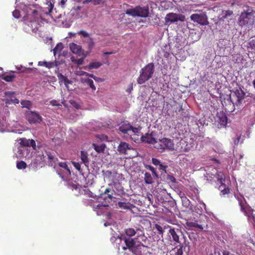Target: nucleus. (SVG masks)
Returning <instances> with one entry per match:
<instances>
[{
  "label": "nucleus",
  "instance_id": "49",
  "mask_svg": "<svg viewBox=\"0 0 255 255\" xmlns=\"http://www.w3.org/2000/svg\"><path fill=\"white\" fill-rule=\"evenodd\" d=\"M28 143H29L28 146H32L34 149H36V143H35V141L34 140H33L32 139H29Z\"/></svg>",
  "mask_w": 255,
  "mask_h": 255
},
{
  "label": "nucleus",
  "instance_id": "42",
  "mask_svg": "<svg viewBox=\"0 0 255 255\" xmlns=\"http://www.w3.org/2000/svg\"><path fill=\"white\" fill-rule=\"evenodd\" d=\"M27 167L26 163L23 161H18L16 163V167L18 169H25Z\"/></svg>",
  "mask_w": 255,
  "mask_h": 255
},
{
  "label": "nucleus",
  "instance_id": "25",
  "mask_svg": "<svg viewBox=\"0 0 255 255\" xmlns=\"http://www.w3.org/2000/svg\"><path fill=\"white\" fill-rule=\"evenodd\" d=\"M136 232L133 228H127L125 230V234L122 235L121 237H128V238H132L136 234Z\"/></svg>",
  "mask_w": 255,
  "mask_h": 255
},
{
  "label": "nucleus",
  "instance_id": "30",
  "mask_svg": "<svg viewBox=\"0 0 255 255\" xmlns=\"http://www.w3.org/2000/svg\"><path fill=\"white\" fill-rule=\"evenodd\" d=\"M93 146L94 148V149L97 152H103L105 150V148L106 147V145L104 143H101L100 144H98L97 143H93Z\"/></svg>",
  "mask_w": 255,
  "mask_h": 255
},
{
  "label": "nucleus",
  "instance_id": "21",
  "mask_svg": "<svg viewBox=\"0 0 255 255\" xmlns=\"http://www.w3.org/2000/svg\"><path fill=\"white\" fill-rule=\"evenodd\" d=\"M233 15V11L231 10H223L222 11V13L219 17L220 20L224 21L226 19H231L230 17Z\"/></svg>",
  "mask_w": 255,
  "mask_h": 255
},
{
  "label": "nucleus",
  "instance_id": "56",
  "mask_svg": "<svg viewBox=\"0 0 255 255\" xmlns=\"http://www.w3.org/2000/svg\"><path fill=\"white\" fill-rule=\"evenodd\" d=\"M104 2V0H93L94 5H98Z\"/></svg>",
  "mask_w": 255,
  "mask_h": 255
},
{
  "label": "nucleus",
  "instance_id": "19",
  "mask_svg": "<svg viewBox=\"0 0 255 255\" xmlns=\"http://www.w3.org/2000/svg\"><path fill=\"white\" fill-rule=\"evenodd\" d=\"M130 149L129 145L125 142H121L118 147V151L120 154H126L127 150Z\"/></svg>",
  "mask_w": 255,
  "mask_h": 255
},
{
  "label": "nucleus",
  "instance_id": "62",
  "mask_svg": "<svg viewBox=\"0 0 255 255\" xmlns=\"http://www.w3.org/2000/svg\"><path fill=\"white\" fill-rule=\"evenodd\" d=\"M94 80L96 81H97V82H103V80L101 78H99V77H97L95 76V78H94Z\"/></svg>",
  "mask_w": 255,
  "mask_h": 255
},
{
  "label": "nucleus",
  "instance_id": "36",
  "mask_svg": "<svg viewBox=\"0 0 255 255\" xmlns=\"http://www.w3.org/2000/svg\"><path fill=\"white\" fill-rule=\"evenodd\" d=\"M126 13L133 17L137 16V12L136 6L133 8H129L126 10Z\"/></svg>",
  "mask_w": 255,
  "mask_h": 255
},
{
  "label": "nucleus",
  "instance_id": "5",
  "mask_svg": "<svg viewBox=\"0 0 255 255\" xmlns=\"http://www.w3.org/2000/svg\"><path fill=\"white\" fill-rule=\"evenodd\" d=\"M160 143H158L155 145V147L158 149L162 150L165 149H168L170 150H173L174 149V144L172 139L167 138H163L159 140Z\"/></svg>",
  "mask_w": 255,
  "mask_h": 255
},
{
  "label": "nucleus",
  "instance_id": "23",
  "mask_svg": "<svg viewBox=\"0 0 255 255\" xmlns=\"http://www.w3.org/2000/svg\"><path fill=\"white\" fill-rule=\"evenodd\" d=\"M132 129V126L129 124H123L120 127L119 130L124 133H128Z\"/></svg>",
  "mask_w": 255,
  "mask_h": 255
},
{
  "label": "nucleus",
  "instance_id": "40",
  "mask_svg": "<svg viewBox=\"0 0 255 255\" xmlns=\"http://www.w3.org/2000/svg\"><path fill=\"white\" fill-rule=\"evenodd\" d=\"M117 204L118 207L121 209L127 210L130 209L128 203L119 202Z\"/></svg>",
  "mask_w": 255,
  "mask_h": 255
},
{
  "label": "nucleus",
  "instance_id": "29",
  "mask_svg": "<svg viewBox=\"0 0 255 255\" xmlns=\"http://www.w3.org/2000/svg\"><path fill=\"white\" fill-rule=\"evenodd\" d=\"M215 175L217 181H219L220 184L224 183V182L225 181V175L222 172L217 171Z\"/></svg>",
  "mask_w": 255,
  "mask_h": 255
},
{
  "label": "nucleus",
  "instance_id": "10",
  "mask_svg": "<svg viewBox=\"0 0 255 255\" xmlns=\"http://www.w3.org/2000/svg\"><path fill=\"white\" fill-rule=\"evenodd\" d=\"M111 185L113 186L114 189L112 190V193L108 194V197L109 199H112L113 198L114 193L115 195L121 196L125 194L124 188L120 183L113 182Z\"/></svg>",
  "mask_w": 255,
  "mask_h": 255
},
{
  "label": "nucleus",
  "instance_id": "1",
  "mask_svg": "<svg viewBox=\"0 0 255 255\" xmlns=\"http://www.w3.org/2000/svg\"><path fill=\"white\" fill-rule=\"evenodd\" d=\"M86 194L89 197H92L93 199L85 200V204L92 207L93 210L97 212L98 215H101L105 212L106 208L108 205H104L103 202L99 201L100 198L99 197L93 196V194L90 190H88Z\"/></svg>",
  "mask_w": 255,
  "mask_h": 255
},
{
  "label": "nucleus",
  "instance_id": "12",
  "mask_svg": "<svg viewBox=\"0 0 255 255\" xmlns=\"http://www.w3.org/2000/svg\"><path fill=\"white\" fill-rule=\"evenodd\" d=\"M26 118L30 124L40 123L42 121V117L36 112L30 111L27 113Z\"/></svg>",
  "mask_w": 255,
  "mask_h": 255
},
{
  "label": "nucleus",
  "instance_id": "55",
  "mask_svg": "<svg viewBox=\"0 0 255 255\" xmlns=\"http://www.w3.org/2000/svg\"><path fill=\"white\" fill-rule=\"evenodd\" d=\"M50 103L53 106L59 107V106H61V105L59 103H58V102L55 100H53L51 101L50 102Z\"/></svg>",
  "mask_w": 255,
  "mask_h": 255
},
{
  "label": "nucleus",
  "instance_id": "11",
  "mask_svg": "<svg viewBox=\"0 0 255 255\" xmlns=\"http://www.w3.org/2000/svg\"><path fill=\"white\" fill-rule=\"evenodd\" d=\"M58 165L60 168L64 169V172H62L61 169H57V173L62 179L64 180L70 176L71 171L66 162H59Z\"/></svg>",
  "mask_w": 255,
  "mask_h": 255
},
{
  "label": "nucleus",
  "instance_id": "18",
  "mask_svg": "<svg viewBox=\"0 0 255 255\" xmlns=\"http://www.w3.org/2000/svg\"><path fill=\"white\" fill-rule=\"evenodd\" d=\"M138 17H146L148 16L149 10L148 7L136 6Z\"/></svg>",
  "mask_w": 255,
  "mask_h": 255
},
{
  "label": "nucleus",
  "instance_id": "54",
  "mask_svg": "<svg viewBox=\"0 0 255 255\" xmlns=\"http://www.w3.org/2000/svg\"><path fill=\"white\" fill-rule=\"evenodd\" d=\"M130 131L134 134H137L140 133V129L136 128H133L132 126V129H131Z\"/></svg>",
  "mask_w": 255,
  "mask_h": 255
},
{
  "label": "nucleus",
  "instance_id": "59",
  "mask_svg": "<svg viewBox=\"0 0 255 255\" xmlns=\"http://www.w3.org/2000/svg\"><path fill=\"white\" fill-rule=\"evenodd\" d=\"M112 190H111V188H107L106 189V190H105V191H104V194H108H108H108L109 193H110V192H111V193H112Z\"/></svg>",
  "mask_w": 255,
  "mask_h": 255
},
{
  "label": "nucleus",
  "instance_id": "24",
  "mask_svg": "<svg viewBox=\"0 0 255 255\" xmlns=\"http://www.w3.org/2000/svg\"><path fill=\"white\" fill-rule=\"evenodd\" d=\"M218 189L220 191L221 195H222L229 194L230 192V188L224 183L221 184Z\"/></svg>",
  "mask_w": 255,
  "mask_h": 255
},
{
  "label": "nucleus",
  "instance_id": "35",
  "mask_svg": "<svg viewBox=\"0 0 255 255\" xmlns=\"http://www.w3.org/2000/svg\"><path fill=\"white\" fill-rule=\"evenodd\" d=\"M102 63L101 62H92L88 65V69H97L102 66Z\"/></svg>",
  "mask_w": 255,
  "mask_h": 255
},
{
  "label": "nucleus",
  "instance_id": "9",
  "mask_svg": "<svg viewBox=\"0 0 255 255\" xmlns=\"http://www.w3.org/2000/svg\"><path fill=\"white\" fill-rule=\"evenodd\" d=\"M120 238L123 239L126 246V247H123V249L125 251L128 249L133 254H135V239L128 238V237H121Z\"/></svg>",
  "mask_w": 255,
  "mask_h": 255
},
{
  "label": "nucleus",
  "instance_id": "53",
  "mask_svg": "<svg viewBox=\"0 0 255 255\" xmlns=\"http://www.w3.org/2000/svg\"><path fill=\"white\" fill-rule=\"evenodd\" d=\"M151 160H152V163L154 165H156V166L159 165L161 163L159 159L155 158H152Z\"/></svg>",
  "mask_w": 255,
  "mask_h": 255
},
{
  "label": "nucleus",
  "instance_id": "13",
  "mask_svg": "<svg viewBox=\"0 0 255 255\" xmlns=\"http://www.w3.org/2000/svg\"><path fill=\"white\" fill-rule=\"evenodd\" d=\"M169 234L171 236L172 241L175 244L180 243L179 234H182V232L180 229L170 228L169 230Z\"/></svg>",
  "mask_w": 255,
  "mask_h": 255
},
{
  "label": "nucleus",
  "instance_id": "63",
  "mask_svg": "<svg viewBox=\"0 0 255 255\" xmlns=\"http://www.w3.org/2000/svg\"><path fill=\"white\" fill-rule=\"evenodd\" d=\"M209 255H220V253L217 252V251L215 250L214 253H212L210 254Z\"/></svg>",
  "mask_w": 255,
  "mask_h": 255
},
{
  "label": "nucleus",
  "instance_id": "61",
  "mask_svg": "<svg viewBox=\"0 0 255 255\" xmlns=\"http://www.w3.org/2000/svg\"><path fill=\"white\" fill-rule=\"evenodd\" d=\"M54 158V156L51 155V154H48V159L51 161L52 160H53Z\"/></svg>",
  "mask_w": 255,
  "mask_h": 255
},
{
  "label": "nucleus",
  "instance_id": "14",
  "mask_svg": "<svg viewBox=\"0 0 255 255\" xmlns=\"http://www.w3.org/2000/svg\"><path fill=\"white\" fill-rule=\"evenodd\" d=\"M179 248L177 249L175 255H188L190 252V246L189 243H185L184 245H181Z\"/></svg>",
  "mask_w": 255,
  "mask_h": 255
},
{
  "label": "nucleus",
  "instance_id": "39",
  "mask_svg": "<svg viewBox=\"0 0 255 255\" xmlns=\"http://www.w3.org/2000/svg\"><path fill=\"white\" fill-rule=\"evenodd\" d=\"M63 48V44L61 42L58 43L53 50L54 55H55L57 52H60Z\"/></svg>",
  "mask_w": 255,
  "mask_h": 255
},
{
  "label": "nucleus",
  "instance_id": "37",
  "mask_svg": "<svg viewBox=\"0 0 255 255\" xmlns=\"http://www.w3.org/2000/svg\"><path fill=\"white\" fill-rule=\"evenodd\" d=\"M187 226H188L190 228L194 227V228L199 229L200 230L203 229V227L202 225L198 224V223H197L196 222H187Z\"/></svg>",
  "mask_w": 255,
  "mask_h": 255
},
{
  "label": "nucleus",
  "instance_id": "43",
  "mask_svg": "<svg viewBox=\"0 0 255 255\" xmlns=\"http://www.w3.org/2000/svg\"><path fill=\"white\" fill-rule=\"evenodd\" d=\"M145 167L147 169H148L149 170H150L152 172V175L154 178H158V174L156 173L155 168L153 166H152L151 165H147L145 166Z\"/></svg>",
  "mask_w": 255,
  "mask_h": 255
},
{
  "label": "nucleus",
  "instance_id": "6",
  "mask_svg": "<svg viewBox=\"0 0 255 255\" xmlns=\"http://www.w3.org/2000/svg\"><path fill=\"white\" fill-rule=\"evenodd\" d=\"M185 19V15L181 14L170 12L166 15L165 21L166 23H172L178 21H184Z\"/></svg>",
  "mask_w": 255,
  "mask_h": 255
},
{
  "label": "nucleus",
  "instance_id": "20",
  "mask_svg": "<svg viewBox=\"0 0 255 255\" xmlns=\"http://www.w3.org/2000/svg\"><path fill=\"white\" fill-rule=\"evenodd\" d=\"M241 210L244 212L246 216H247L248 218H250L251 216L253 218H255V216L253 215V212L254 210L251 208L249 205H246L243 208L241 209Z\"/></svg>",
  "mask_w": 255,
  "mask_h": 255
},
{
  "label": "nucleus",
  "instance_id": "51",
  "mask_svg": "<svg viewBox=\"0 0 255 255\" xmlns=\"http://www.w3.org/2000/svg\"><path fill=\"white\" fill-rule=\"evenodd\" d=\"M159 169L160 170L164 171L165 173H166V169L168 167V166L166 165H164L160 163L159 165Z\"/></svg>",
  "mask_w": 255,
  "mask_h": 255
},
{
  "label": "nucleus",
  "instance_id": "60",
  "mask_svg": "<svg viewBox=\"0 0 255 255\" xmlns=\"http://www.w3.org/2000/svg\"><path fill=\"white\" fill-rule=\"evenodd\" d=\"M75 35H76V33H73V32H69L68 33V36L66 37V38H71L72 37H74Z\"/></svg>",
  "mask_w": 255,
  "mask_h": 255
},
{
  "label": "nucleus",
  "instance_id": "38",
  "mask_svg": "<svg viewBox=\"0 0 255 255\" xmlns=\"http://www.w3.org/2000/svg\"><path fill=\"white\" fill-rule=\"evenodd\" d=\"M236 95L238 97V101H241L244 98L245 95L244 92L242 90H237L235 92Z\"/></svg>",
  "mask_w": 255,
  "mask_h": 255
},
{
  "label": "nucleus",
  "instance_id": "48",
  "mask_svg": "<svg viewBox=\"0 0 255 255\" xmlns=\"http://www.w3.org/2000/svg\"><path fill=\"white\" fill-rule=\"evenodd\" d=\"M154 227L158 231V234L162 237L164 233V230L162 227L157 224H155Z\"/></svg>",
  "mask_w": 255,
  "mask_h": 255
},
{
  "label": "nucleus",
  "instance_id": "28",
  "mask_svg": "<svg viewBox=\"0 0 255 255\" xmlns=\"http://www.w3.org/2000/svg\"><path fill=\"white\" fill-rule=\"evenodd\" d=\"M219 121L218 122L220 124L221 126L223 127H225L227 123V116L223 113L220 114L218 116Z\"/></svg>",
  "mask_w": 255,
  "mask_h": 255
},
{
  "label": "nucleus",
  "instance_id": "2",
  "mask_svg": "<svg viewBox=\"0 0 255 255\" xmlns=\"http://www.w3.org/2000/svg\"><path fill=\"white\" fill-rule=\"evenodd\" d=\"M255 21V12L250 8L243 11L238 19V23L240 26H251L254 24Z\"/></svg>",
  "mask_w": 255,
  "mask_h": 255
},
{
  "label": "nucleus",
  "instance_id": "45",
  "mask_svg": "<svg viewBox=\"0 0 255 255\" xmlns=\"http://www.w3.org/2000/svg\"><path fill=\"white\" fill-rule=\"evenodd\" d=\"M20 146H23L24 147L28 146V139H27L25 138H21L19 139Z\"/></svg>",
  "mask_w": 255,
  "mask_h": 255
},
{
  "label": "nucleus",
  "instance_id": "33",
  "mask_svg": "<svg viewBox=\"0 0 255 255\" xmlns=\"http://www.w3.org/2000/svg\"><path fill=\"white\" fill-rule=\"evenodd\" d=\"M84 56L83 57L80 58L78 59H75L74 57H71V61L73 63L77 64L78 65H81L83 64L84 58L87 56V54H85L83 55Z\"/></svg>",
  "mask_w": 255,
  "mask_h": 255
},
{
  "label": "nucleus",
  "instance_id": "22",
  "mask_svg": "<svg viewBox=\"0 0 255 255\" xmlns=\"http://www.w3.org/2000/svg\"><path fill=\"white\" fill-rule=\"evenodd\" d=\"M57 77L60 83H64L65 86L68 88V84H71L72 81L69 80L66 76H64L61 73H58Z\"/></svg>",
  "mask_w": 255,
  "mask_h": 255
},
{
  "label": "nucleus",
  "instance_id": "50",
  "mask_svg": "<svg viewBox=\"0 0 255 255\" xmlns=\"http://www.w3.org/2000/svg\"><path fill=\"white\" fill-rule=\"evenodd\" d=\"M12 15L16 18H19L21 15L20 11L17 9H15L12 12Z\"/></svg>",
  "mask_w": 255,
  "mask_h": 255
},
{
  "label": "nucleus",
  "instance_id": "44",
  "mask_svg": "<svg viewBox=\"0 0 255 255\" xmlns=\"http://www.w3.org/2000/svg\"><path fill=\"white\" fill-rule=\"evenodd\" d=\"M15 76L14 75L9 74L2 77V79L6 82H12L15 78Z\"/></svg>",
  "mask_w": 255,
  "mask_h": 255
},
{
  "label": "nucleus",
  "instance_id": "32",
  "mask_svg": "<svg viewBox=\"0 0 255 255\" xmlns=\"http://www.w3.org/2000/svg\"><path fill=\"white\" fill-rule=\"evenodd\" d=\"M237 200L238 201L239 204L240 206L241 209L243 208L247 204V203L245 199V198L242 195H238L236 197Z\"/></svg>",
  "mask_w": 255,
  "mask_h": 255
},
{
  "label": "nucleus",
  "instance_id": "26",
  "mask_svg": "<svg viewBox=\"0 0 255 255\" xmlns=\"http://www.w3.org/2000/svg\"><path fill=\"white\" fill-rule=\"evenodd\" d=\"M81 159L85 166L88 167L89 159L88 157V153L86 151L83 150L81 151Z\"/></svg>",
  "mask_w": 255,
  "mask_h": 255
},
{
  "label": "nucleus",
  "instance_id": "41",
  "mask_svg": "<svg viewBox=\"0 0 255 255\" xmlns=\"http://www.w3.org/2000/svg\"><path fill=\"white\" fill-rule=\"evenodd\" d=\"M21 105L23 108H26L28 109H30L32 103L30 101L28 100H22L21 102Z\"/></svg>",
  "mask_w": 255,
  "mask_h": 255
},
{
  "label": "nucleus",
  "instance_id": "4",
  "mask_svg": "<svg viewBox=\"0 0 255 255\" xmlns=\"http://www.w3.org/2000/svg\"><path fill=\"white\" fill-rule=\"evenodd\" d=\"M33 5H24L23 11L25 13L23 20L26 21H35L38 17V11Z\"/></svg>",
  "mask_w": 255,
  "mask_h": 255
},
{
  "label": "nucleus",
  "instance_id": "52",
  "mask_svg": "<svg viewBox=\"0 0 255 255\" xmlns=\"http://www.w3.org/2000/svg\"><path fill=\"white\" fill-rule=\"evenodd\" d=\"M248 47L252 48H255V39H252L248 42Z\"/></svg>",
  "mask_w": 255,
  "mask_h": 255
},
{
  "label": "nucleus",
  "instance_id": "17",
  "mask_svg": "<svg viewBox=\"0 0 255 255\" xmlns=\"http://www.w3.org/2000/svg\"><path fill=\"white\" fill-rule=\"evenodd\" d=\"M28 154V149L23 146H19L16 156L18 158H22L26 157Z\"/></svg>",
  "mask_w": 255,
  "mask_h": 255
},
{
  "label": "nucleus",
  "instance_id": "47",
  "mask_svg": "<svg viewBox=\"0 0 255 255\" xmlns=\"http://www.w3.org/2000/svg\"><path fill=\"white\" fill-rule=\"evenodd\" d=\"M85 82L88 84L89 85V86L90 87V88L93 90H96V87L94 86V82H93V81L91 79H87L85 80Z\"/></svg>",
  "mask_w": 255,
  "mask_h": 255
},
{
  "label": "nucleus",
  "instance_id": "31",
  "mask_svg": "<svg viewBox=\"0 0 255 255\" xmlns=\"http://www.w3.org/2000/svg\"><path fill=\"white\" fill-rule=\"evenodd\" d=\"M215 178V175L211 173H206L204 175V179L206 180L208 183H212L214 181H215L214 178Z\"/></svg>",
  "mask_w": 255,
  "mask_h": 255
},
{
  "label": "nucleus",
  "instance_id": "7",
  "mask_svg": "<svg viewBox=\"0 0 255 255\" xmlns=\"http://www.w3.org/2000/svg\"><path fill=\"white\" fill-rule=\"evenodd\" d=\"M190 18L194 22L198 23L201 25H207L209 24L208 17L205 13L192 14L190 16Z\"/></svg>",
  "mask_w": 255,
  "mask_h": 255
},
{
  "label": "nucleus",
  "instance_id": "57",
  "mask_svg": "<svg viewBox=\"0 0 255 255\" xmlns=\"http://www.w3.org/2000/svg\"><path fill=\"white\" fill-rule=\"evenodd\" d=\"M133 89V86H132V83H130L128 89H127L126 91L128 93L130 94L131 92V91Z\"/></svg>",
  "mask_w": 255,
  "mask_h": 255
},
{
  "label": "nucleus",
  "instance_id": "15",
  "mask_svg": "<svg viewBox=\"0 0 255 255\" xmlns=\"http://www.w3.org/2000/svg\"><path fill=\"white\" fill-rule=\"evenodd\" d=\"M69 48L72 53L79 56L84 55V50L82 49L80 45H77L75 43H71L69 44Z\"/></svg>",
  "mask_w": 255,
  "mask_h": 255
},
{
  "label": "nucleus",
  "instance_id": "27",
  "mask_svg": "<svg viewBox=\"0 0 255 255\" xmlns=\"http://www.w3.org/2000/svg\"><path fill=\"white\" fill-rule=\"evenodd\" d=\"M38 65L39 66H44L48 69H50L55 66H57V64L56 62H47V61H39L38 62Z\"/></svg>",
  "mask_w": 255,
  "mask_h": 255
},
{
  "label": "nucleus",
  "instance_id": "64",
  "mask_svg": "<svg viewBox=\"0 0 255 255\" xmlns=\"http://www.w3.org/2000/svg\"><path fill=\"white\" fill-rule=\"evenodd\" d=\"M223 255H230V252L228 251H224L223 252Z\"/></svg>",
  "mask_w": 255,
  "mask_h": 255
},
{
  "label": "nucleus",
  "instance_id": "3",
  "mask_svg": "<svg viewBox=\"0 0 255 255\" xmlns=\"http://www.w3.org/2000/svg\"><path fill=\"white\" fill-rule=\"evenodd\" d=\"M154 72V66L153 63H150L142 68L140 71V75L137 79V83L142 84L149 80Z\"/></svg>",
  "mask_w": 255,
  "mask_h": 255
},
{
  "label": "nucleus",
  "instance_id": "16",
  "mask_svg": "<svg viewBox=\"0 0 255 255\" xmlns=\"http://www.w3.org/2000/svg\"><path fill=\"white\" fill-rule=\"evenodd\" d=\"M154 134L153 132H151L150 134L146 133L144 135H142L141 137V140L148 143L155 144L157 141L154 137Z\"/></svg>",
  "mask_w": 255,
  "mask_h": 255
},
{
  "label": "nucleus",
  "instance_id": "34",
  "mask_svg": "<svg viewBox=\"0 0 255 255\" xmlns=\"http://www.w3.org/2000/svg\"><path fill=\"white\" fill-rule=\"evenodd\" d=\"M144 180L145 183L147 184H150L153 182V178L148 172H145L144 174Z\"/></svg>",
  "mask_w": 255,
  "mask_h": 255
},
{
  "label": "nucleus",
  "instance_id": "58",
  "mask_svg": "<svg viewBox=\"0 0 255 255\" xmlns=\"http://www.w3.org/2000/svg\"><path fill=\"white\" fill-rule=\"evenodd\" d=\"M74 166L75 167V168L79 171L81 169V165H80V164L79 163H76V162H74Z\"/></svg>",
  "mask_w": 255,
  "mask_h": 255
},
{
  "label": "nucleus",
  "instance_id": "8",
  "mask_svg": "<svg viewBox=\"0 0 255 255\" xmlns=\"http://www.w3.org/2000/svg\"><path fill=\"white\" fill-rule=\"evenodd\" d=\"M77 34L86 38V39L83 40V42L87 44L89 52H90L95 46V42L93 39L90 36L89 34L86 31L83 30L78 31Z\"/></svg>",
  "mask_w": 255,
  "mask_h": 255
},
{
  "label": "nucleus",
  "instance_id": "46",
  "mask_svg": "<svg viewBox=\"0 0 255 255\" xmlns=\"http://www.w3.org/2000/svg\"><path fill=\"white\" fill-rule=\"evenodd\" d=\"M181 199L183 205L186 208L188 207L190 203L189 200L186 196L182 197Z\"/></svg>",
  "mask_w": 255,
  "mask_h": 255
}]
</instances>
